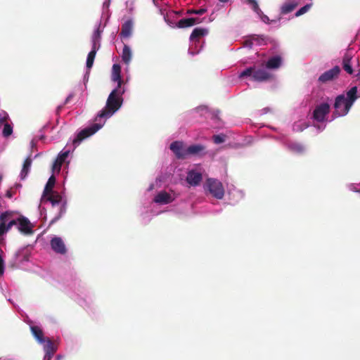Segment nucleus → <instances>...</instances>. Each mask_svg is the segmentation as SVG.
Segmentation results:
<instances>
[{"mask_svg":"<svg viewBox=\"0 0 360 360\" xmlns=\"http://www.w3.org/2000/svg\"><path fill=\"white\" fill-rule=\"evenodd\" d=\"M56 183L54 176H51L45 186L43 191L41 200L43 202L49 201L51 203L52 207H56L58 210L57 214L52 219L51 223L57 221L66 212L67 202L63 200L62 196L56 191H53Z\"/></svg>","mask_w":360,"mask_h":360,"instance_id":"1","label":"nucleus"},{"mask_svg":"<svg viewBox=\"0 0 360 360\" xmlns=\"http://www.w3.org/2000/svg\"><path fill=\"white\" fill-rule=\"evenodd\" d=\"M124 93V89H113L108 96L105 107L98 113L96 117V121H98V119L101 118H104V120H105L111 117L117 110H118L123 102L122 96Z\"/></svg>","mask_w":360,"mask_h":360,"instance_id":"2","label":"nucleus"},{"mask_svg":"<svg viewBox=\"0 0 360 360\" xmlns=\"http://www.w3.org/2000/svg\"><path fill=\"white\" fill-rule=\"evenodd\" d=\"M245 77H250L255 82H264L272 79L273 75L266 70L257 68L254 65L245 69L239 75L240 78Z\"/></svg>","mask_w":360,"mask_h":360,"instance_id":"3","label":"nucleus"},{"mask_svg":"<svg viewBox=\"0 0 360 360\" xmlns=\"http://www.w3.org/2000/svg\"><path fill=\"white\" fill-rule=\"evenodd\" d=\"M205 190L215 198L221 200L224 196V188L221 181L217 179L209 178L205 184Z\"/></svg>","mask_w":360,"mask_h":360,"instance_id":"4","label":"nucleus"},{"mask_svg":"<svg viewBox=\"0 0 360 360\" xmlns=\"http://www.w3.org/2000/svg\"><path fill=\"white\" fill-rule=\"evenodd\" d=\"M101 119L102 118L98 119V121L95 120L96 123L80 131L77 137L74 139L73 143L79 144L82 141L94 134L97 131H98L103 127L104 122H105V120H103V122H101Z\"/></svg>","mask_w":360,"mask_h":360,"instance_id":"5","label":"nucleus"},{"mask_svg":"<svg viewBox=\"0 0 360 360\" xmlns=\"http://www.w3.org/2000/svg\"><path fill=\"white\" fill-rule=\"evenodd\" d=\"M12 212L6 211L0 214V236L8 232L13 226L18 224V219H12Z\"/></svg>","mask_w":360,"mask_h":360,"instance_id":"6","label":"nucleus"},{"mask_svg":"<svg viewBox=\"0 0 360 360\" xmlns=\"http://www.w3.org/2000/svg\"><path fill=\"white\" fill-rule=\"evenodd\" d=\"M347 101H345V96L344 94L338 95L335 98L334 108L335 111L333 113V117L336 118L340 116L346 115L350 109L346 108Z\"/></svg>","mask_w":360,"mask_h":360,"instance_id":"7","label":"nucleus"},{"mask_svg":"<svg viewBox=\"0 0 360 360\" xmlns=\"http://www.w3.org/2000/svg\"><path fill=\"white\" fill-rule=\"evenodd\" d=\"M329 112L330 105L327 103H321L315 108L313 112V118L319 122H323Z\"/></svg>","mask_w":360,"mask_h":360,"instance_id":"8","label":"nucleus"},{"mask_svg":"<svg viewBox=\"0 0 360 360\" xmlns=\"http://www.w3.org/2000/svg\"><path fill=\"white\" fill-rule=\"evenodd\" d=\"M51 249L57 254L65 255L68 249L63 239L60 237L55 236L50 241Z\"/></svg>","mask_w":360,"mask_h":360,"instance_id":"9","label":"nucleus"},{"mask_svg":"<svg viewBox=\"0 0 360 360\" xmlns=\"http://www.w3.org/2000/svg\"><path fill=\"white\" fill-rule=\"evenodd\" d=\"M170 150L175 154L178 159H185L187 158L186 148H184V143L181 141H174L170 144Z\"/></svg>","mask_w":360,"mask_h":360,"instance_id":"10","label":"nucleus"},{"mask_svg":"<svg viewBox=\"0 0 360 360\" xmlns=\"http://www.w3.org/2000/svg\"><path fill=\"white\" fill-rule=\"evenodd\" d=\"M340 72V68L339 66L336 65L333 67L332 69L326 71L323 74L320 75L319 77V81L322 83H326L327 82L331 81L335 78L338 77Z\"/></svg>","mask_w":360,"mask_h":360,"instance_id":"11","label":"nucleus"},{"mask_svg":"<svg viewBox=\"0 0 360 360\" xmlns=\"http://www.w3.org/2000/svg\"><path fill=\"white\" fill-rule=\"evenodd\" d=\"M18 229L21 233L25 235H30L33 233V226L27 218L25 217H20L18 218Z\"/></svg>","mask_w":360,"mask_h":360,"instance_id":"12","label":"nucleus"},{"mask_svg":"<svg viewBox=\"0 0 360 360\" xmlns=\"http://www.w3.org/2000/svg\"><path fill=\"white\" fill-rule=\"evenodd\" d=\"M247 1H248V3L251 5L252 10L260 16L261 20L264 22H265L266 24H270L271 22H276L277 21L276 20H270L269 17L263 13L262 10L259 8V5H258L257 2L256 1V0H247Z\"/></svg>","mask_w":360,"mask_h":360,"instance_id":"13","label":"nucleus"},{"mask_svg":"<svg viewBox=\"0 0 360 360\" xmlns=\"http://www.w3.org/2000/svg\"><path fill=\"white\" fill-rule=\"evenodd\" d=\"M202 175L200 172H196L195 170H191L188 172L186 176V181L191 186H198L202 181Z\"/></svg>","mask_w":360,"mask_h":360,"instance_id":"14","label":"nucleus"},{"mask_svg":"<svg viewBox=\"0 0 360 360\" xmlns=\"http://www.w3.org/2000/svg\"><path fill=\"white\" fill-rule=\"evenodd\" d=\"M357 87H352L347 92L345 101H347L346 108L350 109L354 104V101L357 99Z\"/></svg>","mask_w":360,"mask_h":360,"instance_id":"15","label":"nucleus"},{"mask_svg":"<svg viewBox=\"0 0 360 360\" xmlns=\"http://www.w3.org/2000/svg\"><path fill=\"white\" fill-rule=\"evenodd\" d=\"M205 147L200 144H195L188 146L186 148L187 156L188 155H203L205 154Z\"/></svg>","mask_w":360,"mask_h":360,"instance_id":"16","label":"nucleus"},{"mask_svg":"<svg viewBox=\"0 0 360 360\" xmlns=\"http://www.w3.org/2000/svg\"><path fill=\"white\" fill-rule=\"evenodd\" d=\"M112 80L117 82V86L115 89H122L121 86L123 81L121 78V68L118 64L112 65Z\"/></svg>","mask_w":360,"mask_h":360,"instance_id":"17","label":"nucleus"},{"mask_svg":"<svg viewBox=\"0 0 360 360\" xmlns=\"http://www.w3.org/2000/svg\"><path fill=\"white\" fill-rule=\"evenodd\" d=\"M43 345L44 349L46 352L44 358L46 359L47 360H50L52 358L54 353L56 352V349L53 346V342L50 338H47L45 340V342L43 343Z\"/></svg>","mask_w":360,"mask_h":360,"instance_id":"18","label":"nucleus"},{"mask_svg":"<svg viewBox=\"0 0 360 360\" xmlns=\"http://www.w3.org/2000/svg\"><path fill=\"white\" fill-rule=\"evenodd\" d=\"M200 22L198 18H182L177 22L176 26L179 28H186Z\"/></svg>","mask_w":360,"mask_h":360,"instance_id":"19","label":"nucleus"},{"mask_svg":"<svg viewBox=\"0 0 360 360\" xmlns=\"http://www.w3.org/2000/svg\"><path fill=\"white\" fill-rule=\"evenodd\" d=\"M154 202L158 204H168L172 202V196L166 191H161L156 195Z\"/></svg>","mask_w":360,"mask_h":360,"instance_id":"20","label":"nucleus"},{"mask_svg":"<svg viewBox=\"0 0 360 360\" xmlns=\"http://www.w3.org/2000/svg\"><path fill=\"white\" fill-rule=\"evenodd\" d=\"M282 63V58L280 56H276L270 58L266 63V68L268 69H278Z\"/></svg>","mask_w":360,"mask_h":360,"instance_id":"21","label":"nucleus"},{"mask_svg":"<svg viewBox=\"0 0 360 360\" xmlns=\"http://www.w3.org/2000/svg\"><path fill=\"white\" fill-rule=\"evenodd\" d=\"M69 155V151L60 153L53 164V170L60 171L63 163Z\"/></svg>","mask_w":360,"mask_h":360,"instance_id":"22","label":"nucleus"},{"mask_svg":"<svg viewBox=\"0 0 360 360\" xmlns=\"http://www.w3.org/2000/svg\"><path fill=\"white\" fill-rule=\"evenodd\" d=\"M133 23L131 20H127L122 25L120 32L121 37L127 38L130 37L132 32Z\"/></svg>","mask_w":360,"mask_h":360,"instance_id":"23","label":"nucleus"},{"mask_svg":"<svg viewBox=\"0 0 360 360\" xmlns=\"http://www.w3.org/2000/svg\"><path fill=\"white\" fill-rule=\"evenodd\" d=\"M31 331L34 337L40 344L45 342V338L42 330L38 326H31Z\"/></svg>","mask_w":360,"mask_h":360,"instance_id":"24","label":"nucleus"},{"mask_svg":"<svg viewBox=\"0 0 360 360\" xmlns=\"http://www.w3.org/2000/svg\"><path fill=\"white\" fill-rule=\"evenodd\" d=\"M32 158L30 156H29L28 158H27L25 159V160L24 161V163H23V165H22V170H21V172H20V178L21 179H25V177L27 176L30 169V167H31V165H32Z\"/></svg>","mask_w":360,"mask_h":360,"instance_id":"25","label":"nucleus"},{"mask_svg":"<svg viewBox=\"0 0 360 360\" xmlns=\"http://www.w3.org/2000/svg\"><path fill=\"white\" fill-rule=\"evenodd\" d=\"M297 6V2H286L281 7V14L286 15L292 12Z\"/></svg>","mask_w":360,"mask_h":360,"instance_id":"26","label":"nucleus"},{"mask_svg":"<svg viewBox=\"0 0 360 360\" xmlns=\"http://www.w3.org/2000/svg\"><path fill=\"white\" fill-rule=\"evenodd\" d=\"M207 32H208L207 30H206V29L196 27L193 30V32L190 36V39L191 40H198L201 37H203L205 34H207Z\"/></svg>","mask_w":360,"mask_h":360,"instance_id":"27","label":"nucleus"},{"mask_svg":"<svg viewBox=\"0 0 360 360\" xmlns=\"http://www.w3.org/2000/svg\"><path fill=\"white\" fill-rule=\"evenodd\" d=\"M351 56L345 54L342 59V68L349 75L354 72L353 68L351 65Z\"/></svg>","mask_w":360,"mask_h":360,"instance_id":"28","label":"nucleus"},{"mask_svg":"<svg viewBox=\"0 0 360 360\" xmlns=\"http://www.w3.org/2000/svg\"><path fill=\"white\" fill-rule=\"evenodd\" d=\"M131 59V51L130 48L124 44L122 54V60L125 64H129Z\"/></svg>","mask_w":360,"mask_h":360,"instance_id":"29","label":"nucleus"},{"mask_svg":"<svg viewBox=\"0 0 360 360\" xmlns=\"http://www.w3.org/2000/svg\"><path fill=\"white\" fill-rule=\"evenodd\" d=\"M96 51H97V49L94 47L91 49V51L89 53V54L87 56L86 68L88 69L91 68V67L93 66L94 61L96 54Z\"/></svg>","mask_w":360,"mask_h":360,"instance_id":"30","label":"nucleus"},{"mask_svg":"<svg viewBox=\"0 0 360 360\" xmlns=\"http://www.w3.org/2000/svg\"><path fill=\"white\" fill-rule=\"evenodd\" d=\"M12 133H13V127L11 126V124H9L8 123H7L6 122L4 124V129L2 131L3 136L7 138L9 136H11L12 134Z\"/></svg>","mask_w":360,"mask_h":360,"instance_id":"31","label":"nucleus"},{"mask_svg":"<svg viewBox=\"0 0 360 360\" xmlns=\"http://www.w3.org/2000/svg\"><path fill=\"white\" fill-rule=\"evenodd\" d=\"M289 148L292 151L297 153H302L304 150V148L303 147V146L300 143H291L289 146Z\"/></svg>","mask_w":360,"mask_h":360,"instance_id":"32","label":"nucleus"},{"mask_svg":"<svg viewBox=\"0 0 360 360\" xmlns=\"http://www.w3.org/2000/svg\"><path fill=\"white\" fill-rule=\"evenodd\" d=\"M250 38H251L252 41H255L259 44H261V42H265L266 40L267 39V37L265 35H263V34H262V35L254 34V35H252L250 37Z\"/></svg>","mask_w":360,"mask_h":360,"instance_id":"33","label":"nucleus"},{"mask_svg":"<svg viewBox=\"0 0 360 360\" xmlns=\"http://www.w3.org/2000/svg\"><path fill=\"white\" fill-rule=\"evenodd\" d=\"M311 4H307L305 6H304L303 7H302L301 8H300L295 14V15L296 17H299L303 14H304L305 13H307L311 8Z\"/></svg>","mask_w":360,"mask_h":360,"instance_id":"34","label":"nucleus"},{"mask_svg":"<svg viewBox=\"0 0 360 360\" xmlns=\"http://www.w3.org/2000/svg\"><path fill=\"white\" fill-rule=\"evenodd\" d=\"M207 10L205 8H200V9H190L188 10V14H196V15H202L205 13Z\"/></svg>","mask_w":360,"mask_h":360,"instance_id":"35","label":"nucleus"},{"mask_svg":"<svg viewBox=\"0 0 360 360\" xmlns=\"http://www.w3.org/2000/svg\"><path fill=\"white\" fill-rule=\"evenodd\" d=\"M213 141L215 143L219 144L224 143L225 141V137L224 135H214L213 136Z\"/></svg>","mask_w":360,"mask_h":360,"instance_id":"36","label":"nucleus"},{"mask_svg":"<svg viewBox=\"0 0 360 360\" xmlns=\"http://www.w3.org/2000/svg\"><path fill=\"white\" fill-rule=\"evenodd\" d=\"M4 272V259L0 255V276L3 275Z\"/></svg>","mask_w":360,"mask_h":360,"instance_id":"37","label":"nucleus"},{"mask_svg":"<svg viewBox=\"0 0 360 360\" xmlns=\"http://www.w3.org/2000/svg\"><path fill=\"white\" fill-rule=\"evenodd\" d=\"M101 31L98 29L94 34L93 39L100 41Z\"/></svg>","mask_w":360,"mask_h":360,"instance_id":"38","label":"nucleus"},{"mask_svg":"<svg viewBox=\"0 0 360 360\" xmlns=\"http://www.w3.org/2000/svg\"><path fill=\"white\" fill-rule=\"evenodd\" d=\"M99 46H100L99 41L93 39L92 49L95 47L98 49L99 48Z\"/></svg>","mask_w":360,"mask_h":360,"instance_id":"39","label":"nucleus"},{"mask_svg":"<svg viewBox=\"0 0 360 360\" xmlns=\"http://www.w3.org/2000/svg\"><path fill=\"white\" fill-rule=\"evenodd\" d=\"M73 96H74V95H73V94H70V95L66 98V99H65V101L64 104H67V103H68L71 100V98L73 97Z\"/></svg>","mask_w":360,"mask_h":360,"instance_id":"40","label":"nucleus"},{"mask_svg":"<svg viewBox=\"0 0 360 360\" xmlns=\"http://www.w3.org/2000/svg\"><path fill=\"white\" fill-rule=\"evenodd\" d=\"M245 44L247 46H249L250 47H251L252 42V41H245Z\"/></svg>","mask_w":360,"mask_h":360,"instance_id":"41","label":"nucleus"},{"mask_svg":"<svg viewBox=\"0 0 360 360\" xmlns=\"http://www.w3.org/2000/svg\"><path fill=\"white\" fill-rule=\"evenodd\" d=\"M229 0H219L221 3H227Z\"/></svg>","mask_w":360,"mask_h":360,"instance_id":"42","label":"nucleus"},{"mask_svg":"<svg viewBox=\"0 0 360 360\" xmlns=\"http://www.w3.org/2000/svg\"><path fill=\"white\" fill-rule=\"evenodd\" d=\"M61 109H62V106H58V112H59Z\"/></svg>","mask_w":360,"mask_h":360,"instance_id":"43","label":"nucleus"},{"mask_svg":"<svg viewBox=\"0 0 360 360\" xmlns=\"http://www.w3.org/2000/svg\"><path fill=\"white\" fill-rule=\"evenodd\" d=\"M155 0H153V2L155 3Z\"/></svg>","mask_w":360,"mask_h":360,"instance_id":"44","label":"nucleus"}]
</instances>
